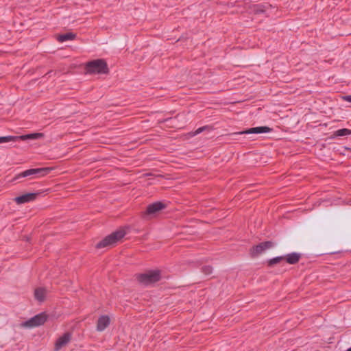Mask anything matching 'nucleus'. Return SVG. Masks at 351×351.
Wrapping results in <instances>:
<instances>
[{
	"label": "nucleus",
	"mask_w": 351,
	"mask_h": 351,
	"mask_svg": "<svg viewBox=\"0 0 351 351\" xmlns=\"http://www.w3.org/2000/svg\"><path fill=\"white\" fill-rule=\"evenodd\" d=\"M135 278L137 282L144 287H151L162 279V272L160 269H149L143 273L136 274Z\"/></svg>",
	"instance_id": "nucleus-1"
},
{
	"label": "nucleus",
	"mask_w": 351,
	"mask_h": 351,
	"mask_svg": "<svg viewBox=\"0 0 351 351\" xmlns=\"http://www.w3.org/2000/svg\"><path fill=\"white\" fill-rule=\"evenodd\" d=\"M126 234V231L123 228H121L111 234L105 237L96 244V248L101 249L107 247L114 246Z\"/></svg>",
	"instance_id": "nucleus-2"
},
{
	"label": "nucleus",
	"mask_w": 351,
	"mask_h": 351,
	"mask_svg": "<svg viewBox=\"0 0 351 351\" xmlns=\"http://www.w3.org/2000/svg\"><path fill=\"white\" fill-rule=\"evenodd\" d=\"M86 73L88 74H108L109 68L104 59H96L88 61L85 64Z\"/></svg>",
	"instance_id": "nucleus-3"
},
{
	"label": "nucleus",
	"mask_w": 351,
	"mask_h": 351,
	"mask_svg": "<svg viewBox=\"0 0 351 351\" xmlns=\"http://www.w3.org/2000/svg\"><path fill=\"white\" fill-rule=\"evenodd\" d=\"M52 171L51 167H41L36 169H27L17 174L14 180H16L22 178L32 176L34 178H40L49 174Z\"/></svg>",
	"instance_id": "nucleus-4"
},
{
	"label": "nucleus",
	"mask_w": 351,
	"mask_h": 351,
	"mask_svg": "<svg viewBox=\"0 0 351 351\" xmlns=\"http://www.w3.org/2000/svg\"><path fill=\"white\" fill-rule=\"evenodd\" d=\"M274 246V243L271 241H263L258 245H253L250 249L249 254L252 258H255Z\"/></svg>",
	"instance_id": "nucleus-5"
},
{
	"label": "nucleus",
	"mask_w": 351,
	"mask_h": 351,
	"mask_svg": "<svg viewBox=\"0 0 351 351\" xmlns=\"http://www.w3.org/2000/svg\"><path fill=\"white\" fill-rule=\"evenodd\" d=\"M47 319L48 315L45 312H42L25 322L23 326L28 328L37 327L44 324Z\"/></svg>",
	"instance_id": "nucleus-6"
},
{
	"label": "nucleus",
	"mask_w": 351,
	"mask_h": 351,
	"mask_svg": "<svg viewBox=\"0 0 351 351\" xmlns=\"http://www.w3.org/2000/svg\"><path fill=\"white\" fill-rule=\"evenodd\" d=\"M167 206L168 204L165 202H155L152 204H149L147 206L146 210L144 214L145 215L154 216L159 213L161 210L167 208Z\"/></svg>",
	"instance_id": "nucleus-7"
},
{
	"label": "nucleus",
	"mask_w": 351,
	"mask_h": 351,
	"mask_svg": "<svg viewBox=\"0 0 351 351\" xmlns=\"http://www.w3.org/2000/svg\"><path fill=\"white\" fill-rule=\"evenodd\" d=\"M273 130L272 128L268 126H258L251 128L241 132H234L230 134V135H241V134H258L263 133H268Z\"/></svg>",
	"instance_id": "nucleus-8"
},
{
	"label": "nucleus",
	"mask_w": 351,
	"mask_h": 351,
	"mask_svg": "<svg viewBox=\"0 0 351 351\" xmlns=\"http://www.w3.org/2000/svg\"><path fill=\"white\" fill-rule=\"evenodd\" d=\"M40 194V192L36 193H27L21 195L17 196L14 199V201L17 204H23L32 202Z\"/></svg>",
	"instance_id": "nucleus-9"
},
{
	"label": "nucleus",
	"mask_w": 351,
	"mask_h": 351,
	"mask_svg": "<svg viewBox=\"0 0 351 351\" xmlns=\"http://www.w3.org/2000/svg\"><path fill=\"white\" fill-rule=\"evenodd\" d=\"M43 133L35 132L30 133L24 135L20 136H11V141L12 142H18L19 141H29V140H36L43 138L44 137Z\"/></svg>",
	"instance_id": "nucleus-10"
},
{
	"label": "nucleus",
	"mask_w": 351,
	"mask_h": 351,
	"mask_svg": "<svg viewBox=\"0 0 351 351\" xmlns=\"http://www.w3.org/2000/svg\"><path fill=\"white\" fill-rule=\"evenodd\" d=\"M110 324V319L108 315H101L97 322L96 330L98 332L104 331Z\"/></svg>",
	"instance_id": "nucleus-11"
},
{
	"label": "nucleus",
	"mask_w": 351,
	"mask_h": 351,
	"mask_svg": "<svg viewBox=\"0 0 351 351\" xmlns=\"http://www.w3.org/2000/svg\"><path fill=\"white\" fill-rule=\"evenodd\" d=\"M71 339V334L69 332H65L62 336L60 337L57 339L55 343V350L58 351L61 349L70 341Z\"/></svg>",
	"instance_id": "nucleus-12"
},
{
	"label": "nucleus",
	"mask_w": 351,
	"mask_h": 351,
	"mask_svg": "<svg viewBox=\"0 0 351 351\" xmlns=\"http://www.w3.org/2000/svg\"><path fill=\"white\" fill-rule=\"evenodd\" d=\"M284 260L290 265L298 263L301 258V254L298 252H292L283 256Z\"/></svg>",
	"instance_id": "nucleus-13"
},
{
	"label": "nucleus",
	"mask_w": 351,
	"mask_h": 351,
	"mask_svg": "<svg viewBox=\"0 0 351 351\" xmlns=\"http://www.w3.org/2000/svg\"><path fill=\"white\" fill-rule=\"evenodd\" d=\"M47 291L43 287H38L34 290V298L40 302L45 300Z\"/></svg>",
	"instance_id": "nucleus-14"
},
{
	"label": "nucleus",
	"mask_w": 351,
	"mask_h": 351,
	"mask_svg": "<svg viewBox=\"0 0 351 351\" xmlns=\"http://www.w3.org/2000/svg\"><path fill=\"white\" fill-rule=\"evenodd\" d=\"M77 35L73 32H68L63 34H59L57 37L58 41L63 43L67 40H73L75 39Z\"/></svg>",
	"instance_id": "nucleus-15"
},
{
	"label": "nucleus",
	"mask_w": 351,
	"mask_h": 351,
	"mask_svg": "<svg viewBox=\"0 0 351 351\" xmlns=\"http://www.w3.org/2000/svg\"><path fill=\"white\" fill-rule=\"evenodd\" d=\"M285 261L283 256H276L267 260L266 263L268 267H273L275 265L280 263L281 261Z\"/></svg>",
	"instance_id": "nucleus-16"
},
{
	"label": "nucleus",
	"mask_w": 351,
	"mask_h": 351,
	"mask_svg": "<svg viewBox=\"0 0 351 351\" xmlns=\"http://www.w3.org/2000/svg\"><path fill=\"white\" fill-rule=\"evenodd\" d=\"M351 134V130L347 128H342L335 131L332 135V138L336 136H343Z\"/></svg>",
	"instance_id": "nucleus-17"
},
{
	"label": "nucleus",
	"mask_w": 351,
	"mask_h": 351,
	"mask_svg": "<svg viewBox=\"0 0 351 351\" xmlns=\"http://www.w3.org/2000/svg\"><path fill=\"white\" fill-rule=\"evenodd\" d=\"M213 130V128L212 126H210V125H205V126H203V127H200L199 128H197L195 132H194V135H197L200 133H202V132L204 131H211Z\"/></svg>",
	"instance_id": "nucleus-18"
},
{
	"label": "nucleus",
	"mask_w": 351,
	"mask_h": 351,
	"mask_svg": "<svg viewBox=\"0 0 351 351\" xmlns=\"http://www.w3.org/2000/svg\"><path fill=\"white\" fill-rule=\"evenodd\" d=\"M201 270L205 275H210L213 273V267L210 265H204L201 268Z\"/></svg>",
	"instance_id": "nucleus-19"
},
{
	"label": "nucleus",
	"mask_w": 351,
	"mask_h": 351,
	"mask_svg": "<svg viewBox=\"0 0 351 351\" xmlns=\"http://www.w3.org/2000/svg\"><path fill=\"white\" fill-rule=\"evenodd\" d=\"M11 136H0V143L11 142Z\"/></svg>",
	"instance_id": "nucleus-20"
},
{
	"label": "nucleus",
	"mask_w": 351,
	"mask_h": 351,
	"mask_svg": "<svg viewBox=\"0 0 351 351\" xmlns=\"http://www.w3.org/2000/svg\"><path fill=\"white\" fill-rule=\"evenodd\" d=\"M342 99L343 101L351 103V95L343 96Z\"/></svg>",
	"instance_id": "nucleus-21"
},
{
	"label": "nucleus",
	"mask_w": 351,
	"mask_h": 351,
	"mask_svg": "<svg viewBox=\"0 0 351 351\" xmlns=\"http://www.w3.org/2000/svg\"><path fill=\"white\" fill-rule=\"evenodd\" d=\"M254 11H255L256 13L263 12V10H259V9H255Z\"/></svg>",
	"instance_id": "nucleus-22"
},
{
	"label": "nucleus",
	"mask_w": 351,
	"mask_h": 351,
	"mask_svg": "<svg viewBox=\"0 0 351 351\" xmlns=\"http://www.w3.org/2000/svg\"><path fill=\"white\" fill-rule=\"evenodd\" d=\"M53 72V71H50L47 73L48 75H51V73Z\"/></svg>",
	"instance_id": "nucleus-23"
},
{
	"label": "nucleus",
	"mask_w": 351,
	"mask_h": 351,
	"mask_svg": "<svg viewBox=\"0 0 351 351\" xmlns=\"http://www.w3.org/2000/svg\"><path fill=\"white\" fill-rule=\"evenodd\" d=\"M346 351H351V347L347 349Z\"/></svg>",
	"instance_id": "nucleus-24"
},
{
	"label": "nucleus",
	"mask_w": 351,
	"mask_h": 351,
	"mask_svg": "<svg viewBox=\"0 0 351 351\" xmlns=\"http://www.w3.org/2000/svg\"><path fill=\"white\" fill-rule=\"evenodd\" d=\"M346 149H350V148L347 147H344Z\"/></svg>",
	"instance_id": "nucleus-25"
}]
</instances>
